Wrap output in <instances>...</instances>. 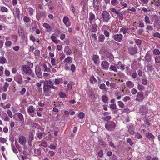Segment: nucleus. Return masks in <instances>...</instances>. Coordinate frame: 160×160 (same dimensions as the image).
<instances>
[{
  "instance_id": "obj_18",
  "label": "nucleus",
  "mask_w": 160,
  "mask_h": 160,
  "mask_svg": "<svg viewBox=\"0 0 160 160\" xmlns=\"http://www.w3.org/2000/svg\"><path fill=\"white\" fill-rule=\"evenodd\" d=\"M92 26L90 29V31L92 32H96L97 31V26L96 23L91 24Z\"/></svg>"
},
{
  "instance_id": "obj_40",
  "label": "nucleus",
  "mask_w": 160,
  "mask_h": 160,
  "mask_svg": "<svg viewBox=\"0 0 160 160\" xmlns=\"http://www.w3.org/2000/svg\"><path fill=\"white\" fill-rule=\"evenodd\" d=\"M90 82L92 83H95L97 81V79L93 76H92L89 79Z\"/></svg>"
},
{
  "instance_id": "obj_45",
  "label": "nucleus",
  "mask_w": 160,
  "mask_h": 160,
  "mask_svg": "<svg viewBox=\"0 0 160 160\" xmlns=\"http://www.w3.org/2000/svg\"><path fill=\"white\" fill-rule=\"evenodd\" d=\"M55 154V152L52 151H49L47 156L48 157H53Z\"/></svg>"
},
{
  "instance_id": "obj_32",
  "label": "nucleus",
  "mask_w": 160,
  "mask_h": 160,
  "mask_svg": "<svg viewBox=\"0 0 160 160\" xmlns=\"http://www.w3.org/2000/svg\"><path fill=\"white\" fill-rule=\"evenodd\" d=\"M54 82L56 84H58L60 83H62L63 82L62 79V78L56 79Z\"/></svg>"
},
{
  "instance_id": "obj_24",
  "label": "nucleus",
  "mask_w": 160,
  "mask_h": 160,
  "mask_svg": "<svg viewBox=\"0 0 160 160\" xmlns=\"http://www.w3.org/2000/svg\"><path fill=\"white\" fill-rule=\"evenodd\" d=\"M37 136L39 138L41 139H42L43 137H44L45 135V133L44 132H38L37 133Z\"/></svg>"
},
{
  "instance_id": "obj_54",
  "label": "nucleus",
  "mask_w": 160,
  "mask_h": 160,
  "mask_svg": "<svg viewBox=\"0 0 160 160\" xmlns=\"http://www.w3.org/2000/svg\"><path fill=\"white\" fill-rule=\"evenodd\" d=\"M108 141L109 142V145L110 147H112V148H113L115 149L116 148V146L113 142H112V141H109V140H108Z\"/></svg>"
},
{
  "instance_id": "obj_22",
  "label": "nucleus",
  "mask_w": 160,
  "mask_h": 160,
  "mask_svg": "<svg viewBox=\"0 0 160 160\" xmlns=\"http://www.w3.org/2000/svg\"><path fill=\"white\" fill-rule=\"evenodd\" d=\"M116 65H111L109 68V70L110 71H113L116 72H118Z\"/></svg>"
},
{
  "instance_id": "obj_7",
  "label": "nucleus",
  "mask_w": 160,
  "mask_h": 160,
  "mask_svg": "<svg viewBox=\"0 0 160 160\" xmlns=\"http://www.w3.org/2000/svg\"><path fill=\"white\" fill-rule=\"evenodd\" d=\"M112 38L116 41L121 42L123 36L121 34H117L113 35Z\"/></svg>"
},
{
  "instance_id": "obj_19",
  "label": "nucleus",
  "mask_w": 160,
  "mask_h": 160,
  "mask_svg": "<svg viewBox=\"0 0 160 160\" xmlns=\"http://www.w3.org/2000/svg\"><path fill=\"white\" fill-rule=\"evenodd\" d=\"M145 60L148 62H149L151 61L152 56L148 52L146 53L145 57Z\"/></svg>"
},
{
  "instance_id": "obj_16",
  "label": "nucleus",
  "mask_w": 160,
  "mask_h": 160,
  "mask_svg": "<svg viewBox=\"0 0 160 160\" xmlns=\"http://www.w3.org/2000/svg\"><path fill=\"white\" fill-rule=\"evenodd\" d=\"M117 68L118 69H120L122 71H123L125 69L124 67L126 66V65L124 64H122L121 62H119L117 64H116Z\"/></svg>"
},
{
  "instance_id": "obj_37",
  "label": "nucleus",
  "mask_w": 160,
  "mask_h": 160,
  "mask_svg": "<svg viewBox=\"0 0 160 160\" xmlns=\"http://www.w3.org/2000/svg\"><path fill=\"white\" fill-rule=\"evenodd\" d=\"M7 62L6 58L3 56L0 57V63L2 64H4Z\"/></svg>"
},
{
  "instance_id": "obj_42",
  "label": "nucleus",
  "mask_w": 160,
  "mask_h": 160,
  "mask_svg": "<svg viewBox=\"0 0 160 160\" xmlns=\"http://www.w3.org/2000/svg\"><path fill=\"white\" fill-rule=\"evenodd\" d=\"M20 9L18 8H16L15 9V13H13L14 16L16 15H20Z\"/></svg>"
},
{
  "instance_id": "obj_35",
  "label": "nucleus",
  "mask_w": 160,
  "mask_h": 160,
  "mask_svg": "<svg viewBox=\"0 0 160 160\" xmlns=\"http://www.w3.org/2000/svg\"><path fill=\"white\" fill-rule=\"evenodd\" d=\"M34 153L37 155L38 156H40L42 154L41 152V149L40 148L37 149H35L34 150Z\"/></svg>"
},
{
  "instance_id": "obj_51",
  "label": "nucleus",
  "mask_w": 160,
  "mask_h": 160,
  "mask_svg": "<svg viewBox=\"0 0 160 160\" xmlns=\"http://www.w3.org/2000/svg\"><path fill=\"white\" fill-rule=\"evenodd\" d=\"M59 95L60 98H64L67 97L66 94L64 92H60L59 93Z\"/></svg>"
},
{
  "instance_id": "obj_61",
  "label": "nucleus",
  "mask_w": 160,
  "mask_h": 160,
  "mask_svg": "<svg viewBox=\"0 0 160 160\" xmlns=\"http://www.w3.org/2000/svg\"><path fill=\"white\" fill-rule=\"evenodd\" d=\"M40 146H43L46 147L48 146L47 142H41L40 144L39 145Z\"/></svg>"
},
{
  "instance_id": "obj_31",
  "label": "nucleus",
  "mask_w": 160,
  "mask_h": 160,
  "mask_svg": "<svg viewBox=\"0 0 160 160\" xmlns=\"http://www.w3.org/2000/svg\"><path fill=\"white\" fill-rule=\"evenodd\" d=\"M127 86L129 88H132L134 86V84L132 82L128 81L126 82Z\"/></svg>"
},
{
  "instance_id": "obj_41",
  "label": "nucleus",
  "mask_w": 160,
  "mask_h": 160,
  "mask_svg": "<svg viewBox=\"0 0 160 160\" xmlns=\"http://www.w3.org/2000/svg\"><path fill=\"white\" fill-rule=\"evenodd\" d=\"M147 70L151 72L153 70V67L152 65L150 64H148L146 66Z\"/></svg>"
},
{
  "instance_id": "obj_6",
  "label": "nucleus",
  "mask_w": 160,
  "mask_h": 160,
  "mask_svg": "<svg viewBox=\"0 0 160 160\" xmlns=\"http://www.w3.org/2000/svg\"><path fill=\"white\" fill-rule=\"evenodd\" d=\"M129 53L131 55H133L136 54L138 48L135 46H130L128 48Z\"/></svg>"
},
{
  "instance_id": "obj_63",
  "label": "nucleus",
  "mask_w": 160,
  "mask_h": 160,
  "mask_svg": "<svg viewBox=\"0 0 160 160\" xmlns=\"http://www.w3.org/2000/svg\"><path fill=\"white\" fill-rule=\"evenodd\" d=\"M142 83L144 85H146L147 84L148 81L146 78L142 79Z\"/></svg>"
},
{
  "instance_id": "obj_60",
  "label": "nucleus",
  "mask_w": 160,
  "mask_h": 160,
  "mask_svg": "<svg viewBox=\"0 0 160 160\" xmlns=\"http://www.w3.org/2000/svg\"><path fill=\"white\" fill-rule=\"evenodd\" d=\"M127 142L129 143L131 146H132L134 144V142H132L130 138H127Z\"/></svg>"
},
{
  "instance_id": "obj_12",
  "label": "nucleus",
  "mask_w": 160,
  "mask_h": 160,
  "mask_svg": "<svg viewBox=\"0 0 160 160\" xmlns=\"http://www.w3.org/2000/svg\"><path fill=\"white\" fill-rule=\"evenodd\" d=\"M34 139L33 133L32 131H31L29 133V138L28 139V143L29 146H31L32 145V142Z\"/></svg>"
},
{
  "instance_id": "obj_23",
  "label": "nucleus",
  "mask_w": 160,
  "mask_h": 160,
  "mask_svg": "<svg viewBox=\"0 0 160 160\" xmlns=\"http://www.w3.org/2000/svg\"><path fill=\"white\" fill-rule=\"evenodd\" d=\"M110 108L114 110L117 109L115 111H114V113H116L117 112L118 109H117V107L116 103H113L109 104Z\"/></svg>"
},
{
  "instance_id": "obj_17",
  "label": "nucleus",
  "mask_w": 160,
  "mask_h": 160,
  "mask_svg": "<svg viewBox=\"0 0 160 160\" xmlns=\"http://www.w3.org/2000/svg\"><path fill=\"white\" fill-rule=\"evenodd\" d=\"M18 142L21 145H24L26 142V138L24 136H20Z\"/></svg>"
},
{
  "instance_id": "obj_13",
  "label": "nucleus",
  "mask_w": 160,
  "mask_h": 160,
  "mask_svg": "<svg viewBox=\"0 0 160 160\" xmlns=\"http://www.w3.org/2000/svg\"><path fill=\"white\" fill-rule=\"evenodd\" d=\"M96 20L95 16L94 13L92 12H90L89 13V17L88 20L90 24H92V22L95 21Z\"/></svg>"
},
{
  "instance_id": "obj_2",
  "label": "nucleus",
  "mask_w": 160,
  "mask_h": 160,
  "mask_svg": "<svg viewBox=\"0 0 160 160\" xmlns=\"http://www.w3.org/2000/svg\"><path fill=\"white\" fill-rule=\"evenodd\" d=\"M102 16L103 22H109L110 18V16L108 12L106 11H103L102 12Z\"/></svg>"
},
{
  "instance_id": "obj_58",
  "label": "nucleus",
  "mask_w": 160,
  "mask_h": 160,
  "mask_svg": "<svg viewBox=\"0 0 160 160\" xmlns=\"http://www.w3.org/2000/svg\"><path fill=\"white\" fill-rule=\"evenodd\" d=\"M51 38L52 40L53 41V42L55 43H58V41L56 39V37L53 36H52L51 37Z\"/></svg>"
},
{
  "instance_id": "obj_14",
  "label": "nucleus",
  "mask_w": 160,
  "mask_h": 160,
  "mask_svg": "<svg viewBox=\"0 0 160 160\" xmlns=\"http://www.w3.org/2000/svg\"><path fill=\"white\" fill-rule=\"evenodd\" d=\"M63 22L66 27H69L70 25L69 19L68 17L65 16L63 19Z\"/></svg>"
},
{
  "instance_id": "obj_36",
  "label": "nucleus",
  "mask_w": 160,
  "mask_h": 160,
  "mask_svg": "<svg viewBox=\"0 0 160 160\" xmlns=\"http://www.w3.org/2000/svg\"><path fill=\"white\" fill-rule=\"evenodd\" d=\"M40 17H44L46 16V12L44 11H39L38 14Z\"/></svg>"
},
{
  "instance_id": "obj_20",
  "label": "nucleus",
  "mask_w": 160,
  "mask_h": 160,
  "mask_svg": "<svg viewBox=\"0 0 160 160\" xmlns=\"http://www.w3.org/2000/svg\"><path fill=\"white\" fill-rule=\"evenodd\" d=\"M146 137L150 140L153 141L154 136L151 132H148L146 133Z\"/></svg>"
},
{
  "instance_id": "obj_3",
  "label": "nucleus",
  "mask_w": 160,
  "mask_h": 160,
  "mask_svg": "<svg viewBox=\"0 0 160 160\" xmlns=\"http://www.w3.org/2000/svg\"><path fill=\"white\" fill-rule=\"evenodd\" d=\"M23 71L27 75H29L31 74L32 70L30 66L27 65H23L22 66Z\"/></svg>"
},
{
  "instance_id": "obj_28",
  "label": "nucleus",
  "mask_w": 160,
  "mask_h": 160,
  "mask_svg": "<svg viewBox=\"0 0 160 160\" xmlns=\"http://www.w3.org/2000/svg\"><path fill=\"white\" fill-rule=\"evenodd\" d=\"M18 34L20 36H21L23 40L25 39V37L23 31L21 29L18 30Z\"/></svg>"
},
{
  "instance_id": "obj_11",
  "label": "nucleus",
  "mask_w": 160,
  "mask_h": 160,
  "mask_svg": "<svg viewBox=\"0 0 160 160\" xmlns=\"http://www.w3.org/2000/svg\"><path fill=\"white\" fill-rule=\"evenodd\" d=\"M92 59L94 62V63L96 65H98L100 63L99 57L98 55H92Z\"/></svg>"
},
{
  "instance_id": "obj_21",
  "label": "nucleus",
  "mask_w": 160,
  "mask_h": 160,
  "mask_svg": "<svg viewBox=\"0 0 160 160\" xmlns=\"http://www.w3.org/2000/svg\"><path fill=\"white\" fill-rule=\"evenodd\" d=\"M15 80L18 82L19 84H22V77L21 75L18 76L16 77Z\"/></svg>"
},
{
  "instance_id": "obj_52",
  "label": "nucleus",
  "mask_w": 160,
  "mask_h": 160,
  "mask_svg": "<svg viewBox=\"0 0 160 160\" xmlns=\"http://www.w3.org/2000/svg\"><path fill=\"white\" fill-rule=\"evenodd\" d=\"M111 119V117L110 116H107L103 118L104 121L108 122Z\"/></svg>"
},
{
  "instance_id": "obj_57",
  "label": "nucleus",
  "mask_w": 160,
  "mask_h": 160,
  "mask_svg": "<svg viewBox=\"0 0 160 160\" xmlns=\"http://www.w3.org/2000/svg\"><path fill=\"white\" fill-rule=\"evenodd\" d=\"M99 87L102 90H106V85L104 83H102L100 85Z\"/></svg>"
},
{
  "instance_id": "obj_47",
  "label": "nucleus",
  "mask_w": 160,
  "mask_h": 160,
  "mask_svg": "<svg viewBox=\"0 0 160 160\" xmlns=\"http://www.w3.org/2000/svg\"><path fill=\"white\" fill-rule=\"evenodd\" d=\"M128 29L126 28H122L120 29V32H122L123 34H124L126 33L128 31Z\"/></svg>"
},
{
  "instance_id": "obj_64",
  "label": "nucleus",
  "mask_w": 160,
  "mask_h": 160,
  "mask_svg": "<svg viewBox=\"0 0 160 160\" xmlns=\"http://www.w3.org/2000/svg\"><path fill=\"white\" fill-rule=\"evenodd\" d=\"M153 36L155 37L158 38L160 39V34L158 32H156L154 33Z\"/></svg>"
},
{
  "instance_id": "obj_4",
  "label": "nucleus",
  "mask_w": 160,
  "mask_h": 160,
  "mask_svg": "<svg viewBox=\"0 0 160 160\" xmlns=\"http://www.w3.org/2000/svg\"><path fill=\"white\" fill-rule=\"evenodd\" d=\"M43 89L45 95L46 96H49L50 95L48 94V92H50V89L49 84L47 82L44 83Z\"/></svg>"
},
{
  "instance_id": "obj_43",
  "label": "nucleus",
  "mask_w": 160,
  "mask_h": 160,
  "mask_svg": "<svg viewBox=\"0 0 160 160\" xmlns=\"http://www.w3.org/2000/svg\"><path fill=\"white\" fill-rule=\"evenodd\" d=\"M99 144L102 146L105 147L106 146V144L105 142H104L102 139L99 140L98 141Z\"/></svg>"
},
{
  "instance_id": "obj_9",
  "label": "nucleus",
  "mask_w": 160,
  "mask_h": 160,
  "mask_svg": "<svg viewBox=\"0 0 160 160\" xmlns=\"http://www.w3.org/2000/svg\"><path fill=\"white\" fill-rule=\"evenodd\" d=\"M109 63L108 62L104 60L102 62L101 66L103 69L107 70L109 68Z\"/></svg>"
},
{
  "instance_id": "obj_33",
  "label": "nucleus",
  "mask_w": 160,
  "mask_h": 160,
  "mask_svg": "<svg viewBox=\"0 0 160 160\" xmlns=\"http://www.w3.org/2000/svg\"><path fill=\"white\" fill-rule=\"evenodd\" d=\"M17 116L19 121L22 122L24 121V117L23 115L20 113H17Z\"/></svg>"
},
{
  "instance_id": "obj_48",
  "label": "nucleus",
  "mask_w": 160,
  "mask_h": 160,
  "mask_svg": "<svg viewBox=\"0 0 160 160\" xmlns=\"http://www.w3.org/2000/svg\"><path fill=\"white\" fill-rule=\"evenodd\" d=\"M0 10L2 12H7L8 11V8L4 6H0Z\"/></svg>"
},
{
  "instance_id": "obj_59",
  "label": "nucleus",
  "mask_w": 160,
  "mask_h": 160,
  "mask_svg": "<svg viewBox=\"0 0 160 160\" xmlns=\"http://www.w3.org/2000/svg\"><path fill=\"white\" fill-rule=\"evenodd\" d=\"M51 149L55 150L56 149V146L54 145L53 143H51L50 146L48 147Z\"/></svg>"
},
{
  "instance_id": "obj_56",
  "label": "nucleus",
  "mask_w": 160,
  "mask_h": 160,
  "mask_svg": "<svg viewBox=\"0 0 160 160\" xmlns=\"http://www.w3.org/2000/svg\"><path fill=\"white\" fill-rule=\"evenodd\" d=\"M85 116L84 113L82 112H80L78 115V117L80 119H83Z\"/></svg>"
},
{
  "instance_id": "obj_34",
  "label": "nucleus",
  "mask_w": 160,
  "mask_h": 160,
  "mask_svg": "<svg viewBox=\"0 0 160 160\" xmlns=\"http://www.w3.org/2000/svg\"><path fill=\"white\" fill-rule=\"evenodd\" d=\"M102 101L104 103H106L108 100V98L106 95H102Z\"/></svg>"
},
{
  "instance_id": "obj_25",
  "label": "nucleus",
  "mask_w": 160,
  "mask_h": 160,
  "mask_svg": "<svg viewBox=\"0 0 160 160\" xmlns=\"http://www.w3.org/2000/svg\"><path fill=\"white\" fill-rule=\"evenodd\" d=\"M98 41L100 42H103L105 39V37L102 34H99L98 36Z\"/></svg>"
},
{
  "instance_id": "obj_55",
  "label": "nucleus",
  "mask_w": 160,
  "mask_h": 160,
  "mask_svg": "<svg viewBox=\"0 0 160 160\" xmlns=\"http://www.w3.org/2000/svg\"><path fill=\"white\" fill-rule=\"evenodd\" d=\"M118 105L120 108H123L125 106L123 103L121 101H118Z\"/></svg>"
},
{
  "instance_id": "obj_50",
  "label": "nucleus",
  "mask_w": 160,
  "mask_h": 160,
  "mask_svg": "<svg viewBox=\"0 0 160 160\" xmlns=\"http://www.w3.org/2000/svg\"><path fill=\"white\" fill-rule=\"evenodd\" d=\"M156 63H160V56H156L155 58Z\"/></svg>"
},
{
  "instance_id": "obj_5",
  "label": "nucleus",
  "mask_w": 160,
  "mask_h": 160,
  "mask_svg": "<svg viewBox=\"0 0 160 160\" xmlns=\"http://www.w3.org/2000/svg\"><path fill=\"white\" fill-rule=\"evenodd\" d=\"M35 108L32 105L29 106L27 108V111L28 114L32 117L34 116L33 113L35 112Z\"/></svg>"
},
{
  "instance_id": "obj_15",
  "label": "nucleus",
  "mask_w": 160,
  "mask_h": 160,
  "mask_svg": "<svg viewBox=\"0 0 160 160\" xmlns=\"http://www.w3.org/2000/svg\"><path fill=\"white\" fill-rule=\"evenodd\" d=\"M103 52L107 58H109L112 60H113L114 57L111 53H110L106 49L104 50Z\"/></svg>"
},
{
  "instance_id": "obj_39",
  "label": "nucleus",
  "mask_w": 160,
  "mask_h": 160,
  "mask_svg": "<svg viewBox=\"0 0 160 160\" xmlns=\"http://www.w3.org/2000/svg\"><path fill=\"white\" fill-rule=\"evenodd\" d=\"M11 148L12 149L15 153L17 154L18 153V151L16 148L15 145L13 143L11 144Z\"/></svg>"
},
{
  "instance_id": "obj_44",
  "label": "nucleus",
  "mask_w": 160,
  "mask_h": 160,
  "mask_svg": "<svg viewBox=\"0 0 160 160\" xmlns=\"http://www.w3.org/2000/svg\"><path fill=\"white\" fill-rule=\"evenodd\" d=\"M153 54L154 55H160V51L158 49H154L153 51Z\"/></svg>"
},
{
  "instance_id": "obj_62",
  "label": "nucleus",
  "mask_w": 160,
  "mask_h": 160,
  "mask_svg": "<svg viewBox=\"0 0 160 160\" xmlns=\"http://www.w3.org/2000/svg\"><path fill=\"white\" fill-rule=\"evenodd\" d=\"M135 42L136 43L137 45H140L142 43V41L140 39H134Z\"/></svg>"
},
{
  "instance_id": "obj_1",
  "label": "nucleus",
  "mask_w": 160,
  "mask_h": 160,
  "mask_svg": "<svg viewBox=\"0 0 160 160\" xmlns=\"http://www.w3.org/2000/svg\"><path fill=\"white\" fill-rule=\"evenodd\" d=\"M105 127L109 131H113L116 127V124L112 121H110L105 124Z\"/></svg>"
},
{
  "instance_id": "obj_29",
  "label": "nucleus",
  "mask_w": 160,
  "mask_h": 160,
  "mask_svg": "<svg viewBox=\"0 0 160 160\" xmlns=\"http://www.w3.org/2000/svg\"><path fill=\"white\" fill-rule=\"evenodd\" d=\"M43 26L46 29H48V31L50 32L52 30L51 27L49 25V24L47 23H44L43 24Z\"/></svg>"
},
{
  "instance_id": "obj_53",
  "label": "nucleus",
  "mask_w": 160,
  "mask_h": 160,
  "mask_svg": "<svg viewBox=\"0 0 160 160\" xmlns=\"http://www.w3.org/2000/svg\"><path fill=\"white\" fill-rule=\"evenodd\" d=\"M118 15L119 19L122 21L123 19V14L120 12H119L117 14Z\"/></svg>"
},
{
  "instance_id": "obj_38",
  "label": "nucleus",
  "mask_w": 160,
  "mask_h": 160,
  "mask_svg": "<svg viewBox=\"0 0 160 160\" xmlns=\"http://www.w3.org/2000/svg\"><path fill=\"white\" fill-rule=\"evenodd\" d=\"M65 49L68 50V51L66 52H65L67 55H70L72 53V51L71 49L69 48V47L68 46H66L65 47ZM64 52H65V51H64Z\"/></svg>"
},
{
  "instance_id": "obj_26",
  "label": "nucleus",
  "mask_w": 160,
  "mask_h": 160,
  "mask_svg": "<svg viewBox=\"0 0 160 160\" xmlns=\"http://www.w3.org/2000/svg\"><path fill=\"white\" fill-rule=\"evenodd\" d=\"M54 105L55 107H60L61 108H62L64 107V105L62 102H57L56 104H54Z\"/></svg>"
},
{
  "instance_id": "obj_46",
  "label": "nucleus",
  "mask_w": 160,
  "mask_h": 160,
  "mask_svg": "<svg viewBox=\"0 0 160 160\" xmlns=\"http://www.w3.org/2000/svg\"><path fill=\"white\" fill-rule=\"evenodd\" d=\"M145 22L146 24H150V20L149 17L146 15L144 18Z\"/></svg>"
},
{
  "instance_id": "obj_27",
  "label": "nucleus",
  "mask_w": 160,
  "mask_h": 160,
  "mask_svg": "<svg viewBox=\"0 0 160 160\" xmlns=\"http://www.w3.org/2000/svg\"><path fill=\"white\" fill-rule=\"evenodd\" d=\"M41 66L43 68L44 71V72H49L50 71V69L48 68L47 66L45 64H42Z\"/></svg>"
},
{
  "instance_id": "obj_30",
  "label": "nucleus",
  "mask_w": 160,
  "mask_h": 160,
  "mask_svg": "<svg viewBox=\"0 0 160 160\" xmlns=\"http://www.w3.org/2000/svg\"><path fill=\"white\" fill-rule=\"evenodd\" d=\"M72 61V58L70 57H68L64 60V62L68 63H70Z\"/></svg>"
},
{
  "instance_id": "obj_10",
  "label": "nucleus",
  "mask_w": 160,
  "mask_h": 160,
  "mask_svg": "<svg viewBox=\"0 0 160 160\" xmlns=\"http://www.w3.org/2000/svg\"><path fill=\"white\" fill-rule=\"evenodd\" d=\"M35 71L36 74L38 77L41 78L42 76V73L41 72V70L39 66L37 65L35 68Z\"/></svg>"
},
{
  "instance_id": "obj_49",
  "label": "nucleus",
  "mask_w": 160,
  "mask_h": 160,
  "mask_svg": "<svg viewBox=\"0 0 160 160\" xmlns=\"http://www.w3.org/2000/svg\"><path fill=\"white\" fill-rule=\"evenodd\" d=\"M23 20L25 22L28 23L30 22V18L27 16H24L23 18Z\"/></svg>"
},
{
  "instance_id": "obj_8",
  "label": "nucleus",
  "mask_w": 160,
  "mask_h": 160,
  "mask_svg": "<svg viewBox=\"0 0 160 160\" xmlns=\"http://www.w3.org/2000/svg\"><path fill=\"white\" fill-rule=\"evenodd\" d=\"M137 98L136 101L138 102H142L144 98V94L142 92H138L137 95Z\"/></svg>"
}]
</instances>
